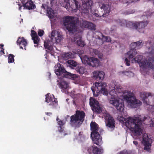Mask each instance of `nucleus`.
I'll list each match as a JSON object with an SVG mask.
<instances>
[{"mask_svg": "<svg viewBox=\"0 0 154 154\" xmlns=\"http://www.w3.org/2000/svg\"><path fill=\"white\" fill-rule=\"evenodd\" d=\"M124 98L131 108H137L141 105V102L136 99L133 94L131 92L127 91V94L125 95Z\"/></svg>", "mask_w": 154, "mask_h": 154, "instance_id": "423d86ee", "label": "nucleus"}, {"mask_svg": "<svg viewBox=\"0 0 154 154\" xmlns=\"http://www.w3.org/2000/svg\"><path fill=\"white\" fill-rule=\"evenodd\" d=\"M71 10L73 12H76L77 11L80 10V6L79 2L76 0H73L72 2V4L70 6Z\"/></svg>", "mask_w": 154, "mask_h": 154, "instance_id": "4be33fe9", "label": "nucleus"}, {"mask_svg": "<svg viewBox=\"0 0 154 154\" xmlns=\"http://www.w3.org/2000/svg\"><path fill=\"white\" fill-rule=\"evenodd\" d=\"M56 120L57 121L58 124L59 126H62L65 123L63 120L60 119L58 117L56 119Z\"/></svg>", "mask_w": 154, "mask_h": 154, "instance_id": "37998d69", "label": "nucleus"}, {"mask_svg": "<svg viewBox=\"0 0 154 154\" xmlns=\"http://www.w3.org/2000/svg\"><path fill=\"white\" fill-rule=\"evenodd\" d=\"M31 36L32 38V37H36V36H38L36 32L33 30H31Z\"/></svg>", "mask_w": 154, "mask_h": 154, "instance_id": "09e8293b", "label": "nucleus"}, {"mask_svg": "<svg viewBox=\"0 0 154 154\" xmlns=\"http://www.w3.org/2000/svg\"><path fill=\"white\" fill-rule=\"evenodd\" d=\"M32 39L34 43L35 44L34 45L35 47H38L39 43L40 41V39L39 37L38 36H36V37H32Z\"/></svg>", "mask_w": 154, "mask_h": 154, "instance_id": "2f4dec72", "label": "nucleus"}, {"mask_svg": "<svg viewBox=\"0 0 154 154\" xmlns=\"http://www.w3.org/2000/svg\"><path fill=\"white\" fill-rule=\"evenodd\" d=\"M53 97L51 96L50 94L48 93L46 95L45 102L48 103L50 102L49 105L52 108H54L58 105L57 101V99L54 98V96L52 95Z\"/></svg>", "mask_w": 154, "mask_h": 154, "instance_id": "4468645a", "label": "nucleus"}, {"mask_svg": "<svg viewBox=\"0 0 154 154\" xmlns=\"http://www.w3.org/2000/svg\"><path fill=\"white\" fill-rule=\"evenodd\" d=\"M75 69L77 72L80 74H83L86 71V69L84 67L79 66H77Z\"/></svg>", "mask_w": 154, "mask_h": 154, "instance_id": "cd10ccee", "label": "nucleus"}, {"mask_svg": "<svg viewBox=\"0 0 154 154\" xmlns=\"http://www.w3.org/2000/svg\"><path fill=\"white\" fill-rule=\"evenodd\" d=\"M4 49L3 48H1V50L0 51V54L2 55L5 54V53L4 52Z\"/></svg>", "mask_w": 154, "mask_h": 154, "instance_id": "bf43d9fd", "label": "nucleus"}, {"mask_svg": "<svg viewBox=\"0 0 154 154\" xmlns=\"http://www.w3.org/2000/svg\"><path fill=\"white\" fill-rule=\"evenodd\" d=\"M137 45V49H139L141 48L143 44V41L141 40H140L138 41L135 42Z\"/></svg>", "mask_w": 154, "mask_h": 154, "instance_id": "e433bc0d", "label": "nucleus"}, {"mask_svg": "<svg viewBox=\"0 0 154 154\" xmlns=\"http://www.w3.org/2000/svg\"><path fill=\"white\" fill-rule=\"evenodd\" d=\"M91 89L92 90V91H93V95H94V97H97L98 96V95L97 94H95V91H94V89H93L92 88H91Z\"/></svg>", "mask_w": 154, "mask_h": 154, "instance_id": "052dcab7", "label": "nucleus"}, {"mask_svg": "<svg viewBox=\"0 0 154 154\" xmlns=\"http://www.w3.org/2000/svg\"><path fill=\"white\" fill-rule=\"evenodd\" d=\"M55 72L57 75L62 76L65 77V74L67 72L63 66L59 63H57L54 66Z\"/></svg>", "mask_w": 154, "mask_h": 154, "instance_id": "dca6fc26", "label": "nucleus"}, {"mask_svg": "<svg viewBox=\"0 0 154 154\" xmlns=\"http://www.w3.org/2000/svg\"><path fill=\"white\" fill-rule=\"evenodd\" d=\"M4 46V45L2 44H0V48H3V46Z\"/></svg>", "mask_w": 154, "mask_h": 154, "instance_id": "338daca9", "label": "nucleus"}, {"mask_svg": "<svg viewBox=\"0 0 154 154\" xmlns=\"http://www.w3.org/2000/svg\"><path fill=\"white\" fill-rule=\"evenodd\" d=\"M125 63L126 65L127 66H129L130 64V61L127 58H126L125 60Z\"/></svg>", "mask_w": 154, "mask_h": 154, "instance_id": "3c124183", "label": "nucleus"}, {"mask_svg": "<svg viewBox=\"0 0 154 154\" xmlns=\"http://www.w3.org/2000/svg\"><path fill=\"white\" fill-rule=\"evenodd\" d=\"M143 58V56L141 55H138L133 59L138 63L140 68V70H146L147 67L152 69H154V57H149L147 60L141 61Z\"/></svg>", "mask_w": 154, "mask_h": 154, "instance_id": "f03ea898", "label": "nucleus"}, {"mask_svg": "<svg viewBox=\"0 0 154 154\" xmlns=\"http://www.w3.org/2000/svg\"><path fill=\"white\" fill-rule=\"evenodd\" d=\"M109 103L114 106L120 112H122L123 111L124 105L123 101L122 99L112 97L109 100Z\"/></svg>", "mask_w": 154, "mask_h": 154, "instance_id": "1a4fd4ad", "label": "nucleus"}, {"mask_svg": "<svg viewBox=\"0 0 154 154\" xmlns=\"http://www.w3.org/2000/svg\"><path fill=\"white\" fill-rule=\"evenodd\" d=\"M152 143L151 139L149 138L146 134H144L143 136V143L144 145V149L150 152V147Z\"/></svg>", "mask_w": 154, "mask_h": 154, "instance_id": "ddd939ff", "label": "nucleus"}, {"mask_svg": "<svg viewBox=\"0 0 154 154\" xmlns=\"http://www.w3.org/2000/svg\"><path fill=\"white\" fill-rule=\"evenodd\" d=\"M90 126L92 131L91 137L93 143L97 145L100 146L102 143V137L98 132L99 129L98 125L95 122L92 121Z\"/></svg>", "mask_w": 154, "mask_h": 154, "instance_id": "7ed1b4c3", "label": "nucleus"}, {"mask_svg": "<svg viewBox=\"0 0 154 154\" xmlns=\"http://www.w3.org/2000/svg\"><path fill=\"white\" fill-rule=\"evenodd\" d=\"M127 72V73H129V72L132 73L131 72Z\"/></svg>", "mask_w": 154, "mask_h": 154, "instance_id": "774afa93", "label": "nucleus"}, {"mask_svg": "<svg viewBox=\"0 0 154 154\" xmlns=\"http://www.w3.org/2000/svg\"><path fill=\"white\" fill-rule=\"evenodd\" d=\"M85 112L82 110H77L75 113L70 117V124L74 127H79L84 120Z\"/></svg>", "mask_w": 154, "mask_h": 154, "instance_id": "20e7f679", "label": "nucleus"}, {"mask_svg": "<svg viewBox=\"0 0 154 154\" xmlns=\"http://www.w3.org/2000/svg\"><path fill=\"white\" fill-rule=\"evenodd\" d=\"M58 85L60 88L63 90L67 89L69 87L68 82L64 81H61Z\"/></svg>", "mask_w": 154, "mask_h": 154, "instance_id": "bb28decb", "label": "nucleus"}, {"mask_svg": "<svg viewBox=\"0 0 154 154\" xmlns=\"http://www.w3.org/2000/svg\"><path fill=\"white\" fill-rule=\"evenodd\" d=\"M50 41H45L44 42V46L45 49L50 51H52L53 49V46L51 45Z\"/></svg>", "mask_w": 154, "mask_h": 154, "instance_id": "7c9ffc66", "label": "nucleus"}, {"mask_svg": "<svg viewBox=\"0 0 154 154\" xmlns=\"http://www.w3.org/2000/svg\"><path fill=\"white\" fill-rule=\"evenodd\" d=\"M133 143L136 146H137L138 144V143L137 141H133Z\"/></svg>", "mask_w": 154, "mask_h": 154, "instance_id": "0e129e2a", "label": "nucleus"}, {"mask_svg": "<svg viewBox=\"0 0 154 154\" xmlns=\"http://www.w3.org/2000/svg\"><path fill=\"white\" fill-rule=\"evenodd\" d=\"M146 47L152 52L154 50V38H149L146 42Z\"/></svg>", "mask_w": 154, "mask_h": 154, "instance_id": "5701e85b", "label": "nucleus"}, {"mask_svg": "<svg viewBox=\"0 0 154 154\" xmlns=\"http://www.w3.org/2000/svg\"><path fill=\"white\" fill-rule=\"evenodd\" d=\"M56 35L57 37L54 38L55 41L57 43H59L61 42L63 37L59 32H57L56 35Z\"/></svg>", "mask_w": 154, "mask_h": 154, "instance_id": "f704fd0d", "label": "nucleus"}, {"mask_svg": "<svg viewBox=\"0 0 154 154\" xmlns=\"http://www.w3.org/2000/svg\"><path fill=\"white\" fill-rule=\"evenodd\" d=\"M17 45L19 46L20 48L26 50V46L27 44V42L24 37H19L17 42Z\"/></svg>", "mask_w": 154, "mask_h": 154, "instance_id": "aec40b11", "label": "nucleus"}, {"mask_svg": "<svg viewBox=\"0 0 154 154\" xmlns=\"http://www.w3.org/2000/svg\"><path fill=\"white\" fill-rule=\"evenodd\" d=\"M65 74V77L71 79L73 80H75L76 78H78V76L75 74H72L71 73L67 72Z\"/></svg>", "mask_w": 154, "mask_h": 154, "instance_id": "c756f323", "label": "nucleus"}, {"mask_svg": "<svg viewBox=\"0 0 154 154\" xmlns=\"http://www.w3.org/2000/svg\"><path fill=\"white\" fill-rule=\"evenodd\" d=\"M134 11L133 10H130L125 12L124 14L125 15H128L134 13Z\"/></svg>", "mask_w": 154, "mask_h": 154, "instance_id": "de8ad7c7", "label": "nucleus"}, {"mask_svg": "<svg viewBox=\"0 0 154 154\" xmlns=\"http://www.w3.org/2000/svg\"><path fill=\"white\" fill-rule=\"evenodd\" d=\"M96 42L97 44L99 45H101L103 44V41L100 37H98Z\"/></svg>", "mask_w": 154, "mask_h": 154, "instance_id": "a18cd8bd", "label": "nucleus"}, {"mask_svg": "<svg viewBox=\"0 0 154 154\" xmlns=\"http://www.w3.org/2000/svg\"><path fill=\"white\" fill-rule=\"evenodd\" d=\"M147 103L145 104L154 106V95L149 96L148 99L147 100Z\"/></svg>", "mask_w": 154, "mask_h": 154, "instance_id": "c85d7f7f", "label": "nucleus"}, {"mask_svg": "<svg viewBox=\"0 0 154 154\" xmlns=\"http://www.w3.org/2000/svg\"><path fill=\"white\" fill-rule=\"evenodd\" d=\"M45 114L48 116H50L52 115L51 112H45Z\"/></svg>", "mask_w": 154, "mask_h": 154, "instance_id": "69168bd1", "label": "nucleus"}, {"mask_svg": "<svg viewBox=\"0 0 154 154\" xmlns=\"http://www.w3.org/2000/svg\"><path fill=\"white\" fill-rule=\"evenodd\" d=\"M47 13L48 15V17L51 18H53L54 17V11L51 8H47Z\"/></svg>", "mask_w": 154, "mask_h": 154, "instance_id": "473e14b6", "label": "nucleus"}, {"mask_svg": "<svg viewBox=\"0 0 154 154\" xmlns=\"http://www.w3.org/2000/svg\"><path fill=\"white\" fill-rule=\"evenodd\" d=\"M82 5L81 8L82 13L87 14L89 12V9L92 4V0H82Z\"/></svg>", "mask_w": 154, "mask_h": 154, "instance_id": "f8f14e48", "label": "nucleus"}, {"mask_svg": "<svg viewBox=\"0 0 154 154\" xmlns=\"http://www.w3.org/2000/svg\"><path fill=\"white\" fill-rule=\"evenodd\" d=\"M77 43L78 45L80 46H83L85 45L84 42L82 41L81 40H79L77 41Z\"/></svg>", "mask_w": 154, "mask_h": 154, "instance_id": "49530a36", "label": "nucleus"}, {"mask_svg": "<svg viewBox=\"0 0 154 154\" xmlns=\"http://www.w3.org/2000/svg\"><path fill=\"white\" fill-rule=\"evenodd\" d=\"M63 25L70 33H73L77 30V26L74 17L66 16L63 18Z\"/></svg>", "mask_w": 154, "mask_h": 154, "instance_id": "39448f33", "label": "nucleus"}, {"mask_svg": "<svg viewBox=\"0 0 154 154\" xmlns=\"http://www.w3.org/2000/svg\"><path fill=\"white\" fill-rule=\"evenodd\" d=\"M89 104L93 112L100 113L102 112L98 101L94 98L91 97L90 98Z\"/></svg>", "mask_w": 154, "mask_h": 154, "instance_id": "9d476101", "label": "nucleus"}, {"mask_svg": "<svg viewBox=\"0 0 154 154\" xmlns=\"http://www.w3.org/2000/svg\"><path fill=\"white\" fill-rule=\"evenodd\" d=\"M153 13L154 12H152V11L149 10L148 11H146L145 13V14H144L143 15L144 16L146 15V17L147 18L148 17L152 15H153Z\"/></svg>", "mask_w": 154, "mask_h": 154, "instance_id": "c03bdc74", "label": "nucleus"}, {"mask_svg": "<svg viewBox=\"0 0 154 154\" xmlns=\"http://www.w3.org/2000/svg\"><path fill=\"white\" fill-rule=\"evenodd\" d=\"M56 0H50V4L51 6H52L54 3L55 2Z\"/></svg>", "mask_w": 154, "mask_h": 154, "instance_id": "13d9d810", "label": "nucleus"}, {"mask_svg": "<svg viewBox=\"0 0 154 154\" xmlns=\"http://www.w3.org/2000/svg\"><path fill=\"white\" fill-rule=\"evenodd\" d=\"M117 154H134V153L131 150L125 149L118 152Z\"/></svg>", "mask_w": 154, "mask_h": 154, "instance_id": "c9c22d12", "label": "nucleus"}, {"mask_svg": "<svg viewBox=\"0 0 154 154\" xmlns=\"http://www.w3.org/2000/svg\"><path fill=\"white\" fill-rule=\"evenodd\" d=\"M93 52L95 55H97L98 54V51L95 49L93 50Z\"/></svg>", "mask_w": 154, "mask_h": 154, "instance_id": "680f3d73", "label": "nucleus"}, {"mask_svg": "<svg viewBox=\"0 0 154 154\" xmlns=\"http://www.w3.org/2000/svg\"><path fill=\"white\" fill-rule=\"evenodd\" d=\"M20 1L22 3V5H21V4L19 2H17V3H18L17 5L19 6V10L20 11H21L22 7L23 6L24 7V5L25 4H26L25 2L26 0H20Z\"/></svg>", "mask_w": 154, "mask_h": 154, "instance_id": "a19ab883", "label": "nucleus"}, {"mask_svg": "<svg viewBox=\"0 0 154 154\" xmlns=\"http://www.w3.org/2000/svg\"><path fill=\"white\" fill-rule=\"evenodd\" d=\"M62 126H59L58 127V131L60 132H62L64 131V130L62 128Z\"/></svg>", "mask_w": 154, "mask_h": 154, "instance_id": "4d7b16f0", "label": "nucleus"}, {"mask_svg": "<svg viewBox=\"0 0 154 154\" xmlns=\"http://www.w3.org/2000/svg\"><path fill=\"white\" fill-rule=\"evenodd\" d=\"M47 6L45 4H43L42 5V7L44 9H45L46 8Z\"/></svg>", "mask_w": 154, "mask_h": 154, "instance_id": "e2e57ef3", "label": "nucleus"}, {"mask_svg": "<svg viewBox=\"0 0 154 154\" xmlns=\"http://www.w3.org/2000/svg\"><path fill=\"white\" fill-rule=\"evenodd\" d=\"M96 26L94 23L91 22H89L88 28L89 29L95 31L96 30Z\"/></svg>", "mask_w": 154, "mask_h": 154, "instance_id": "4c0bfd02", "label": "nucleus"}, {"mask_svg": "<svg viewBox=\"0 0 154 154\" xmlns=\"http://www.w3.org/2000/svg\"><path fill=\"white\" fill-rule=\"evenodd\" d=\"M65 6H63L66 9L68 8V6L70 5L69 3L67 2H65Z\"/></svg>", "mask_w": 154, "mask_h": 154, "instance_id": "6e6d98bb", "label": "nucleus"}, {"mask_svg": "<svg viewBox=\"0 0 154 154\" xmlns=\"http://www.w3.org/2000/svg\"><path fill=\"white\" fill-rule=\"evenodd\" d=\"M95 86L97 87L98 90H100L101 92L103 94L107 95L108 94V91L106 87V84L105 82L99 83L96 82L95 83Z\"/></svg>", "mask_w": 154, "mask_h": 154, "instance_id": "f3484780", "label": "nucleus"}, {"mask_svg": "<svg viewBox=\"0 0 154 154\" xmlns=\"http://www.w3.org/2000/svg\"><path fill=\"white\" fill-rule=\"evenodd\" d=\"M148 23V21L146 20L135 22L134 23L130 22L128 24L132 25V28L136 29L140 33H142L144 32L145 28L147 26Z\"/></svg>", "mask_w": 154, "mask_h": 154, "instance_id": "0eeeda50", "label": "nucleus"}, {"mask_svg": "<svg viewBox=\"0 0 154 154\" xmlns=\"http://www.w3.org/2000/svg\"><path fill=\"white\" fill-rule=\"evenodd\" d=\"M124 121L125 125L130 129L135 136L138 137L141 135L142 133L141 128L142 124V121L140 119L137 118L134 119L129 117L125 119Z\"/></svg>", "mask_w": 154, "mask_h": 154, "instance_id": "f257e3e1", "label": "nucleus"}, {"mask_svg": "<svg viewBox=\"0 0 154 154\" xmlns=\"http://www.w3.org/2000/svg\"><path fill=\"white\" fill-rule=\"evenodd\" d=\"M44 32V31L43 30L39 29L38 31V35L39 36H42L43 35Z\"/></svg>", "mask_w": 154, "mask_h": 154, "instance_id": "8fccbe9b", "label": "nucleus"}, {"mask_svg": "<svg viewBox=\"0 0 154 154\" xmlns=\"http://www.w3.org/2000/svg\"><path fill=\"white\" fill-rule=\"evenodd\" d=\"M73 54L71 52H68L63 54L62 57L64 60H68L73 57Z\"/></svg>", "mask_w": 154, "mask_h": 154, "instance_id": "72a5a7b5", "label": "nucleus"}, {"mask_svg": "<svg viewBox=\"0 0 154 154\" xmlns=\"http://www.w3.org/2000/svg\"><path fill=\"white\" fill-rule=\"evenodd\" d=\"M116 88H115V91H116L115 90H116V91L117 92L119 93H120L121 92H122V88H118V87H116Z\"/></svg>", "mask_w": 154, "mask_h": 154, "instance_id": "864d4df0", "label": "nucleus"}, {"mask_svg": "<svg viewBox=\"0 0 154 154\" xmlns=\"http://www.w3.org/2000/svg\"><path fill=\"white\" fill-rule=\"evenodd\" d=\"M136 43L135 42H134L131 44L130 45L131 49L126 54V56L129 60L133 59L137 54V45Z\"/></svg>", "mask_w": 154, "mask_h": 154, "instance_id": "2eb2a0df", "label": "nucleus"}, {"mask_svg": "<svg viewBox=\"0 0 154 154\" xmlns=\"http://www.w3.org/2000/svg\"><path fill=\"white\" fill-rule=\"evenodd\" d=\"M105 119L106 125L108 129H114L115 124L113 118L109 113H107L105 114Z\"/></svg>", "mask_w": 154, "mask_h": 154, "instance_id": "9b49d317", "label": "nucleus"}, {"mask_svg": "<svg viewBox=\"0 0 154 154\" xmlns=\"http://www.w3.org/2000/svg\"><path fill=\"white\" fill-rule=\"evenodd\" d=\"M87 151L90 154H102L103 152V150L102 148H99L94 145L88 148Z\"/></svg>", "mask_w": 154, "mask_h": 154, "instance_id": "a211bd4d", "label": "nucleus"}, {"mask_svg": "<svg viewBox=\"0 0 154 154\" xmlns=\"http://www.w3.org/2000/svg\"><path fill=\"white\" fill-rule=\"evenodd\" d=\"M51 40L53 41L54 38V37L55 36V33L53 31H52V32L51 33Z\"/></svg>", "mask_w": 154, "mask_h": 154, "instance_id": "5fc2aeb1", "label": "nucleus"}, {"mask_svg": "<svg viewBox=\"0 0 154 154\" xmlns=\"http://www.w3.org/2000/svg\"><path fill=\"white\" fill-rule=\"evenodd\" d=\"M82 63L85 65L92 66L93 67H97L99 66L100 62L97 58L93 57H89L87 55L81 57Z\"/></svg>", "mask_w": 154, "mask_h": 154, "instance_id": "6e6552de", "label": "nucleus"}, {"mask_svg": "<svg viewBox=\"0 0 154 154\" xmlns=\"http://www.w3.org/2000/svg\"><path fill=\"white\" fill-rule=\"evenodd\" d=\"M24 5V9L28 10L34 9L35 8V5L31 0H29L26 2Z\"/></svg>", "mask_w": 154, "mask_h": 154, "instance_id": "b1692460", "label": "nucleus"}, {"mask_svg": "<svg viewBox=\"0 0 154 154\" xmlns=\"http://www.w3.org/2000/svg\"><path fill=\"white\" fill-rule=\"evenodd\" d=\"M98 4L100 9L101 10L103 9L104 11V13L102 16L106 17L108 16L110 11L111 7L108 4H105L101 2H99Z\"/></svg>", "mask_w": 154, "mask_h": 154, "instance_id": "6ab92c4d", "label": "nucleus"}, {"mask_svg": "<svg viewBox=\"0 0 154 154\" xmlns=\"http://www.w3.org/2000/svg\"><path fill=\"white\" fill-rule=\"evenodd\" d=\"M88 23L89 22L86 21H83L80 23V26L82 28H88Z\"/></svg>", "mask_w": 154, "mask_h": 154, "instance_id": "58836bf2", "label": "nucleus"}, {"mask_svg": "<svg viewBox=\"0 0 154 154\" xmlns=\"http://www.w3.org/2000/svg\"><path fill=\"white\" fill-rule=\"evenodd\" d=\"M118 21L119 22V24L121 26H125V25L127 27L130 28H131L132 27V25H130L128 24L129 23L132 22H127L125 20H121L120 19H119L118 20Z\"/></svg>", "mask_w": 154, "mask_h": 154, "instance_id": "a878e982", "label": "nucleus"}, {"mask_svg": "<svg viewBox=\"0 0 154 154\" xmlns=\"http://www.w3.org/2000/svg\"><path fill=\"white\" fill-rule=\"evenodd\" d=\"M151 95L150 93H146L145 92H140V97L142 98L144 103H147V100L148 97Z\"/></svg>", "mask_w": 154, "mask_h": 154, "instance_id": "393cba45", "label": "nucleus"}, {"mask_svg": "<svg viewBox=\"0 0 154 154\" xmlns=\"http://www.w3.org/2000/svg\"><path fill=\"white\" fill-rule=\"evenodd\" d=\"M14 56L12 54H9L8 57V62L9 63H12L14 61Z\"/></svg>", "mask_w": 154, "mask_h": 154, "instance_id": "79ce46f5", "label": "nucleus"}, {"mask_svg": "<svg viewBox=\"0 0 154 154\" xmlns=\"http://www.w3.org/2000/svg\"><path fill=\"white\" fill-rule=\"evenodd\" d=\"M140 0H128L127 2V3H135L137 2V1H139Z\"/></svg>", "mask_w": 154, "mask_h": 154, "instance_id": "603ef678", "label": "nucleus"}, {"mask_svg": "<svg viewBox=\"0 0 154 154\" xmlns=\"http://www.w3.org/2000/svg\"><path fill=\"white\" fill-rule=\"evenodd\" d=\"M67 62L69 64L72 66L75 67V68H76V67H77V62L72 60H68L67 61Z\"/></svg>", "mask_w": 154, "mask_h": 154, "instance_id": "ea45409f", "label": "nucleus"}, {"mask_svg": "<svg viewBox=\"0 0 154 154\" xmlns=\"http://www.w3.org/2000/svg\"><path fill=\"white\" fill-rule=\"evenodd\" d=\"M104 73L103 71H96L94 72V77L97 81H101L104 79Z\"/></svg>", "mask_w": 154, "mask_h": 154, "instance_id": "412c9836", "label": "nucleus"}]
</instances>
